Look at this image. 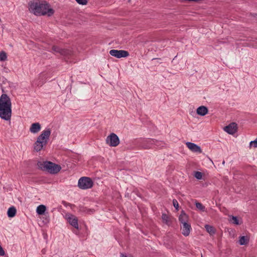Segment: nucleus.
Returning a JSON list of instances; mask_svg holds the SVG:
<instances>
[{
	"instance_id": "1",
	"label": "nucleus",
	"mask_w": 257,
	"mask_h": 257,
	"mask_svg": "<svg viewBox=\"0 0 257 257\" xmlns=\"http://www.w3.org/2000/svg\"><path fill=\"white\" fill-rule=\"evenodd\" d=\"M29 10L30 12L36 16L47 15L51 16L54 14V10L46 1L33 0L29 3Z\"/></svg>"
},
{
	"instance_id": "2",
	"label": "nucleus",
	"mask_w": 257,
	"mask_h": 257,
	"mask_svg": "<svg viewBox=\"0 0 257 257\" xmlns=\"http://www.w3.org/2000/svg\"><path fill=\"white\" fill-rule=\"evenodd\" d=\"M12 103L10 97L6 94H3L0 97V117L5 120H10L12 116Z\"/></svg>"
},
{
	"instance_id": "3",
	"label": "nucleus",
	"mask_w": 257,
	"mask_h": 257,
	"mask_svg": "<svg viewBox=\"0 0 257 257\" xmlns=\"http://www.w3.org/2000/svg\"><path fill=\"white\" fill-rule=\"evenodd\" d=\"M50 135L51 131L49 128L45 130L42 132L41 134L38 137L37 141L34 145V148L36 151L39 152L41 151L43 146L46 145Z\"/></svg>"
},
{
	"instance_id": "4",
	"label": "nucleus",
	"mask_w": 257,
	"mask_h": 257,
	"mask_svg": "<svg viewBox=\"0 0 257 257\" xmlns=\"http://www.w3.org/2000/svg\"><path fill=\"white\" fill-rule=\"evenodd\" d=\"M39 167L42 170L47 171L51 174H56L59 172L61 169L60 165L51 162H45L42 163H40Z\"/></svg>"
},
{
	"instance_id": "5",
	"label": "nucleus",
	"mask_w": 257,
	"mask_h": 257,
	"mask_svg": "<svg viewBox=\"0 0 257 257\" xmlns=\"http://www.w3.org/2000/svg\"><path fill=\"white\" fill-rule=\"evenodd\" d=\"M93 185L92 180L87 177H83L79 179L78 181V187L82 189H87L91 188Z\"/></svg>"
},
{
	"instance_id": "6",
	"label": "nucleus",
	"mask_w": 257,
	"mask_h": 257,
	"mask_svg": "<svg viewBox=\"0 0 257 257\" xmlns=\"http://www.w3.org/2000/svg\"><path fill=\"white\" fill-rule=\"evenodd\" d=\"M106 143L110 147H116L119 143V140L116 134L111 133L107 137Z\"/></svg>"
},
{
	"instance_id": "7",
	"label": "nucleus",
	"mask_w": 257,
	"mask_h": 257,
	"mask_svg": "<svg viewBox=\"0 0 257 257\" xmlns=\"http://www.w3.org/2000/svg\"><path fill=\"white\" fill-rule=\"evenodd\" d=\"M109 54L112 56L115 57L117 58L122 57H126L128 56V52L124 50H117L112 49L109 51Z\"/></svg>"
},
{
	"instance_id": "8",
	"label": "nucleus",
	"mask_w": 257,
	"mask_h": 257,
	"mask_svg": "<svg viewBox=\"0 0 257 257\" xmlns=\"http://www.w3.org/2000/svg\"><path fill=\"white\" fill-rule=\"evenodd\" d=\"M155 142H157L152 139H147L140 142L139 146L145 149H149L153 147Z\"/></svg>"
},
{
	"instance_id": "9",
	"label": "nucleus",
	"mask_w": 257,
	"mask_h": 257,
	"mask_svg": "<svg viewBox=\"0 0 257 257\" xmlns=\"http://www.w3.org/2000/svg\"><path fill=\"white\" fill-rule=\"evenodd\" d=\"M52 51L54 53H58L63 56H69L71 54V52L68 49H63L56 46L52 47Z\"/></svg>"
},
{
	"instance_id": "10",
	"label": "nucleus",
	"mask_w": 257,
	"mask_h": 257,
	"mask_svg": "<svg viewBox=\"0 0 257 257\" xmlns=\"http://www.w3.org/2000/svg\"><path fill=\"white\" fill-rule=\"evenodd\" d=\"M224 130L229 134L233 135L237 132V125L235 122H232L224 128Z\"/></svg>"
},
{
	"instance_id": "11",
	"label": "nucleus",
	"mask_w": 257,
	"mask_h": 257,
	"mask_svg": "<svg viewBox=\"0 0 257 257\" xmlns=\"http://www.w3.org/2000/svg\"><path fill=\"white\" fill-rule=\"evenodd\" d=\"M67 220L69 223L76 229H78V219L75 215L70 214L67 217Z\"/></svg>"
},
{
	"instance_id": "12",
	"label": "nucleus",
	"mask_w": 257,
	"mask_h": 257,
	"mask_svg": "<svg viewBox=\"0 0 257 257\" xmlns=\"http://www.w3.org/2000/svg\"><path fill=\"white\" fill-rule=\"evenodd\" d=\"M187 147L192 152H196V153H201L202 150L200 148V147L197 145L190 143V142H187L186 144Z\"/></svg>"
},
{
	"instance_id": "13",
	"label": "nucleus",
	"mask_w": 257,
	"mask_h": 257,
	"mask_svg": "<svg viewBox=\"0 0 257 257\" xmlns=\"http://www.w3.org/2000/svg\"><path fill=\"white\" fill-rule=\"evenodd\" d=\"M181 228L182 229V233L184 236H187L189 235L191 229V227L190 224L188 223L182 224Z\"/></svg>"
},
{
	"instance_id": "14",
	"label": "nucleus",
	"mask_w": 257,
	"mask_h": 257,
	"mask_svg": "<svg viewBox=\"0 0 257 257\" xmlns=\"http://www.w3.org/2000/svg\"><path fill=\"white\" fill-rule=\"evenodd\" d=\"M41 125L39 122L33 123L30 128V131L32 133L36 134L41 130Z\"/></svg>"
},
{
	"instance_id": "15",
	"label": "nucleus",
	"mask_w": 257,
	"mask_h": 257,
	"mask_svg": "<svg viewBox=\"0 0 257 257\" xmlns=\"http://www.w3.org/2000/svg\"><path fill=\"white\" fill-rule=\"evenodd\" d=\"M208 108L204 106H199L196 110L197 113L201 116H204L208 113Z\"/></svg>"
},
{
	"instance_id": "16",
	"label": "nucleus",
	"mask_w": 257,
	"mask_h": 257,
	"mask_svg": "<svg viewBox=\"0 0 257 257\" xmlns=\"http://www.w3.org/2000/svg\"><path fill=\"white\" fill-rule=\"evenodd\" d=\"M179 220L182 224L188 223V216L186 213L182 211L179 216Z\"/></svg>"
},
{
	"instance_id": "17",
	"label": "nucleus",
	"mask_w": 257,
	"mask_h": 257,
	"mask_svg": "<svg viewBox=\"0 0 257 257\" xmlns=\"http://www.w3.org/2000/svg\"><path fill=\"white\" fill-rule=\"evenodd\" d=\"M162 219L163 222L167 224L170 225L171 223L170 217L165 213H163L162 215Z\"/></svg>"
},
{
	"instance_id": "18",
	"label": "nucleus",
	"mask_w": 257,
	"mask_h": 257,
	"mask_svg": "<svg viewBox=\"0 0 257 257\" xmlns=\"http://www.w3.org/2000/svg\"><path fill=\"white\" fill-rule=\"evenodd\" d=\"M46 210V207L44 205H40L37 208V213L39 215H42Z\"/></svg>"
},
{
	"instance_id": "19",
	"label": "nucleus",
	"mask_w": 257,
	"mask_h": 257,
	"mask_svg": "<svg viewBox=\"0 0 257 257\" xmlns=\"http://www.w3.org/2000/svg\"><path fill=\"white\" fill-rule=\"evenodd\" d=\"M16 213V209L14 207H10L8 211V215L9 217H13Z\"/></svg>"
},
{
	"instance_id": "20",
	"label": "nucleus",
	"mask_w": 257,
	"mask_h": 257,
	"mask_svg": "<svg viewBox=\"0 0 257 257\" xmlns=\"http://www.w3.org/2000/svg\"><path fill=\"white\" fill-rule=\"evenodd\" d=\"M79 211L81 212H85L89 214H90L91 213H93L94 212L93 209H87L86 208V207L83 206H80L79 207Z\"/></svg>"
},
{
	"instance_id": "21",
	"label": "nucleus",
	"mask_w": 257,
	"mask_h": 257,
	"mask_svg": "<svg viewBox=\"0 0 257 257\" xmlns=\"http://www.w3.org/2000/svg\"><path fill=\"white\" fill-rule=\"evenodd\" d=\"M248 241L249 239L247 236H242L239 238V243L240 245H245L248 243Z\"/></svg>"
},
{
	"instance_id": "22",
	"label": "nucleus",
	"mask_w": 257,
	"mask_h": 257,
	"mask_svg": "<svg viewBox=\"0 0 257 257\" xmlns=\"http://www.w3.org/2000/svg\"><path fill=\"white\" fill-rule=\"evenodd\" d=\"M205 228L207 232H208L210 235L214 234L215 232L214 228L212 226L206 224L205 225Z\"/></svg>"
},
{
	"instance_id": "23",
	"label": "nucleus",
	"mask_w": 257,
	"mask_h": 257,
	"mask_svg": "<svg viewBox=\"0 0 257 257\" xmlns=\"http://www.w3.org/2000/svg\"><path fill=\"white\" fill-rule=\"evenodd\" d=\"M7 59V55L5 52L2 51L0 52V61H5Z\"/></svg>"
},
{
	"instance_id": "24",
	"label": "nucleus",
	"mask_w": 257,
	"mask_h": 257,
	"mask_svg": "<svg viewBox=\"0 0 257 257\" xmlns=\"http://www.w3.org/2000/svg\"><path fill=\"white\" fill-rule=\"evenodd\" d=\"M194 177L199 180H200L202 178V173L199 171L195 172Z\"/></svg>"
},
{
	"instance_id": "25",
	"label": "nucleus",
	"mask_w": 257,
	"mask_h": 257,
	"mask_svg": "<svg viewBox=\"0 0 257 257\" xmlns=\"http://www.w3.org/2000/svg\"><path fill=\"white\" fill-rule=\"evenodd\" d=\"M196 207L199 210L204 211L205 210V206H203L201 203H196Z\"/></svg>"
},
{
	"instance_id": "26",
	"label": "nucleus",
	"mask_w": 257,
	"mask_h": 257,
	"mask_svg": "<svg viewBox=\"0 0 257 257\" xmlns=\"http://www.w3.org/2000/svg\"><path fill=\"white\" fill-rule=\"evenodd\" d=\"M231 221H232V223L236 225L240 224V223L239 222V220H238L237 218L235 216H232L231 217Z\"/></svg>"
},
{
	"instance_id": "27",
	"label": "nucleus",
	"mask_w": 257,
	"mask_h": 257,
	"mask_svg": "<svg viewBox=\"0 0 257 257\" xmlns=\"http://www.w3.org/2000/svg\"><path fill=\"white\" fill-rule=\"evenodd\" d=\"M173 204L174 207L177 209L178 210L179 208V204L178 203V201L176 199H173Z\"/></svg>"
},
{
	"instance_id": "28",
	"label": "nucleus",
	"mask_w": 257,
	"mask_h": 257,
	"mask_svg": "<svg viewBox=\"0 0 257 257\" xmlns=\"http://www.w3.org/2000/svg\"><path fill=\"white\" fill-rule=\"evenodd\" d=\"M77 3L80 5H84L87 3V0H76Z\"/></svg>"
},
{
	"instance_id": "29",
	"label": "nucleus",
	"mask_w": 257,
	"mask_h": 257,
	"mask_svg": "<svg viewBox=\"0 0 257 257\" xmlns=\"http://www.w3.org/2000/svg\"><path fill=\"white\" fill-rule=\"evenodd\" d=\"M250 146H253L254 148H256L257 147V139H255L253 141H251L250 143Z\"/></svg>"
},
{
	"instance_id": "30",
	"label": "nucleus",
	"mask_w": 257,
	"mask_h": 257,
	"mask_svg": "<svg viewBox=\"0 0 257 257\" xmlns=\"http://www.w3.org/2000/svg\"><path fill=\"white\" fill-rule=\"evenodd\" d=\"M5 252L4 250L3 249L1 245H0V255L3 256L5 255Z\"/></svg>"
},
{
	"instance_id": "31",
	"label": "nucleus",
	"mask_w": 257,
	"mask_h": 257,
	"mask_svg": "<svg viewBox=\"0 0 257 257\" xmlns=\"http://www.w3.org/2000/svg\"><path fill=\"white\" fill-rule=\"evenodd\" d=\"M44 82H38V83H36V85H37V86H41L42 85V84H43Z\"/></svg>"
},
{
	"instance_id": "32",
	"label": "nucleus",
	"mask_w": 257,
	"mask_h": 257,
	"mask_svg": "<svg viewBox=\"0 0 257 257\" xmlns=\"http://www.w3.org/2000/svg\"><path fill=\"white\" fill-rule=\"evenodd\" d=\"M121 257H127L126 255H124L123 253H121Z\"/></svg>"
},
{
	"instance_id": "33",
	"label": "nucleus",
	"mask_w": 257,
	"mask_h": 257,
	"mask_svg": "<svg viewBox=\"0 0 257 257\" xmlns=\"http://www.w3.org/2000/svg\"><path fill=\"white\" fill-rule=\"evenodd\" d=\"M254 17H256V18H257V14H255L254 15Z\"/></svg>"
},
{
	"instance_id": "34",
	"label": "nucleus",
	"mask_w": 257,
	"mask_h": 257,
	"mask_svg": "<svg viewBox=\"0 0 257 257\" xmlns=\"http://www.w3.org/2000/svg\"><path fill=\"white\" fill-rule=\"evenodd\" d=\"M41 77H42V76H40L39 77V79H41Z\"/></svg>"
},
{
	"instance_id": "35",
	"label": "nucleus",
	"mask_w": 257,
	"mask_h": 257,
	"mask_svg": "<svg viewBox=\"0 0 257 257\" xmlns=\"http://www.w3.org/2000/svg\"><path fill=\"white\" fill-rule=\"evenodd\" d=\"M201 257H202V256H201Z\"/></svg>"
}]
</instances>
